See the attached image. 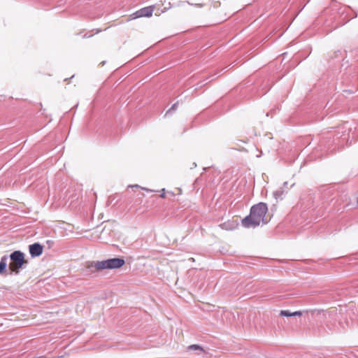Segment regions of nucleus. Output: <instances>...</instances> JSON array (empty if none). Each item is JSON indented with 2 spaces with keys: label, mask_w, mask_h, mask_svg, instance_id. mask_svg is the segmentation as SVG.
<instances>
[{
  "label": "nucleus",
  "mask_w": 358,
  "mask_h": 358,
  "mask_svg": "<svg viewBox=\"0 0 358 358\" xmlns=\"http://www.w3.org/2000/svg\"><path fill=\"white\" fill-rule=\"evenodd\" d=\"M161 197L164 198L165 197V193L163 192L161 195H160Z\"/></svg>",
  "instance_id": "nucleus-15"
},
{
  "label": "nucleus",
  "mask_w": 358,
  "mask_h": 358,
  "mask_svg": "<svg viewBox=\"0 0 358 358\" xmlns=\"http://www.w3.org/2000/svg\"><path fill=\"white\" fill-rule=\"evenodd\" d=\"M8 261V256L4 255L1 257L0 261V273H2L6 268Z\"/></svg>",
  "instance_id": "nucleus-6"
},
{
  "label": "nucleus",
  "mask_w": 358,
  "mask_h": 358,
  "mask_svg": "<svg viewBox=\"0 0 358 358\" xmlns=\"http://www.w3.org/2000/svg\"><path fill=\"white\" fill-rule=\"evenodd\" d=\"M285 192L284 187H280L273 192V196L275 199H282V196Z\"/></svg>",
  "instance_id": "nucleus-7"
},
{
  "label": "nucleus",
  "mask_w": 358,
  "mask_h": 358,
  "mask_svg": "<svg viewBox=\"0 0 358 358\" xmlns=\"http://www.w3.org/2000/svg\"><path fill=\"white\" fill-rule=\"evenodd\" d=\"M29 253L32 257H39L43 252V246L38 243H35L29 247Z\"/></svg>",
  "instance_id": "nucleus-5"
},
{
  "label": "nucleus",
  "mask_w": 358,
  "mask_h": 358,
  "mask_svg": "<svg viewBox=\"0 0 358 358\" xmlns=\"http://www.w3.org/2000/svg\"><path fill=\"white\" fill-rule=\"evenodd\" d=\"M357 203H358V200H357Z\"/></svg>",
  "instance_id": "nucleus-17"
},
{
  "label": "nucleus",
  "mask_w": 358,
  "mask_h": 358,
  "mask_svg": "<svg viewBox=\"0 0 358 358\" xmlns=\"http://www.w3.org/2000/svg\"><path fill=\"white\" fill-rule=\"evenodd\" d=\"M11 262L9 264V269L15 274L19 273V270L26 264L24 255L20 250L13 252L10 255Z\"/></svg>",
  "instance_id": "nucleus-3"
},
{
  "label": "nucleus",
  "mask_w": 358,
  "mask_h": 358,
  "mask_svg": "<svg viewBox=\"0 0 358 358\" xmlns=\"http://www.w3.org/2000/svg\"><path fill=\"white\" fill-rule=\"evenodd\" d=\"M280 315L282 316V317H292V312H290L289 310H282L280 312Z\"/></svg>",
  "instance_id": "nucleus-8"
},
{
  "label": "nucleus",
  "mask_w": 358,
  "mask_h": 358,
  "mask_svg": "<svg viewBox=\"0 0 358 358\" xmlns=\"http://www.w3.org/2000/svg\"><path fill=\"white\" fill-rule=\"evenodd\" d=\"M177 105H178V103H174V104L171 106V108L169 110H167L166 114L169 113L171 112V110H176V108H177Z\"/></svg>",
  "instance_id": "nucleus-11"
},
{
  "label": "nucleus",
  "mask_w": 358,
  "mask_h": 358,
  "mask_svg": "<svg viewBox=\"0 0 358 358\" xmlns=\"http://www.w3.org/2000/svg\"><path fill=\"white\" fill-rule=\"evenodd\" d=\"M131 187H139V186L138 185H133V186H131Z\"/></svg>",
  "instance_id": "nucleus-16"
},
{
  "label": "nucleus",
  "mask_w": 358,
  "mask_h": 358,
  "mask_svg": "<svg viewBox=\"0 0 358 358\" xmlns=\"http://www.w3.org/2000/svg\"><path fill=\"white\" fill-rule=\"evenodd\" d=\"M125 264L123 258H111L103 261H96L90 262L87 268L92 271L93 269L96 271H101L106 269L120 268Z\"/></svg>",
  "instance_id": "nucleus-2"
},
{
  "label": "nucleus",
  "mask_w": 358,
  "mask_h": 358,
  "mask_svg": "<svg viewBox=\"0 0 358 358\" xmlns=\"http://www.w3.org/2000/svg\"><path fill=\"white\" fill-rule=\"evenodd\" d=\"M302 315L301 311L292 312V316H301Z\"/></svg>",
  "instance_id": "nucleus-12"
},
{
  "label": "nucleus",
  "mask_w": 358,
  "mask_h": 358,
  "mask_svg": "<svg viewBox=\"0 0 358 358\" xmlns=\"http://www.w3.org/2000/svg\"><path fill=\"white\" fill-rule=\"evenodd\" d=\"M153 8L151 6L145 7L141 8L131 15L132 19H136L141 17H150L152 15Z\"/></svg>",
  "instance_id": "nucleus-4"
},
{
  "label": "nucleus",
  "mask_w": 358,
  "mask_h": 358,
  "mask_svg": "<svg viewBox=\"0 0 358 358\" xmlns=\"http://www.w3.org/2000/svg\"><path fill=\"white\" fill-rule=\"evenodd\" d=\"M220 227L224 229H226V230H229V229H232L234 228V227H229L228 226V224L227 223H224L220 225Z\"/></svg>",
  "instance_id": "nucleus-10"
},
{
  "label": "nucleus",
  "mask_w": 358,
  "mask_h": 358,
  "mask_svg": "<svg viewBox=\"0 0 358 358\" xmlns=\"http://www.w3.org/2000/svg\"><path fill=\"white\" fill-rule=\"evenodd\" d=\"M142 189L145 190L146 192H154L153 190L148 189V188H145V187H142Z\"/></svg>",
  "instance_id": "nucleus-13"
},
{
  "label": "nucleus",
  "mask_w": 358,
  "mask_h": 358,
  "mask_svg": "<svg viewBox=\"0 0 358 358\" xmlns=\"http://www.w3.org/2000/svg\"><path fill=\"white\" fill-rule=\"evenodd\" d=\"M188 348H189V350H199V351H201V352H203V348H202L200 345H196V344H194V345H189V346L188 347Z\"/></svg>",
  "instance_id": "nucleus-9"
},
{
  "label": "nucleus",
  "mask_w": 358,
  "mask_h": 358,
  "mask_svg": "<svg viewBox=\"0 0 358 358\" xmlns=\"http://www.w3.org/2000/svg\"><path fill=\"white\" fill-rule=\"evenodd\" d=\"M267 211L268 207L265 203L260 202L254 205L250 209V215L243 219L242 225L246 228H255L261 222L266 223L264 217Z\"/></svg>",
  "instance_id": "nucleus-1"
},
{
  "label": "nucleus",
  "mask_w": 358,
  "mask_h": 358,
  "mask_svg": "<svg viewBox=\"0 0 358 358\" xmlns=\"http://www.w3.org/2000/svg\"><path fill=\"white\" fill-rule=\"evenodd\" d=\"M287 182H284V184H283V187H284V189H285V188H287Z\"/></svg>",
  "instance_id": "nucleus-14"
}]
</instances>
